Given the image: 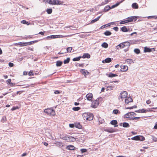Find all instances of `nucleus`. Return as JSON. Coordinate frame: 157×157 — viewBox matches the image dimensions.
I'll return each instance as SVG.
<instances>
[{
    "mask_svg": "<svg viewBox=\"0 0 157 157\" xmlns=\"http://www.w3.org/2000/svg\"><path fill=\"white\" fill-rule=\"evenodd\" d=\"M117 49L119 50L120 49L123 48H124L123 43H122L117 45Z\"/></svg>",
    "mask_w": 157,
    "mask_h": 157,
    "instance_id": "nucleus-14",
    "label": "nucleus"
},
{
    "mask_svg": "<svg viewBox=\"0 0 157 157\" xmlns=\"http://www.w3.org/2000/svg\"><path fill=\"white\" fill-rule=\"evenodd\" d=\"M107 75L108 76V77L110 78H112L113 77H117L118 76V75L117 74H113L111 73H110L109 74Z\"/></svg>",
    "mask_w": 157,
    "mask_h": 157,
    "instance_id": "nucleus-21",
    "label": "nucleus"
},
{
    "mask_svg": "<svg viewBox=\"0 0 157 157\" xmlns=\"http://www.w3.org/2000/svg\"><path fill=\"white\" fill-rule=\"evenodd\" d=\"M6 120H7L6 117H3L1 121L2 122H3L4 121H6Z\"/></svg>",
    "mask_w": 157,
    "mask_h": 157,
    "instance_id": "nucleus-48",
    "label": "nucleus"
},
{
    "mask_svg": "<svg viewBox=\"0 0 157 157\" xmlns=\"http://www.w3.org/2000/svg\"><path fill=\"white\" fill-rule=\"evenodd\" d=\"M38 41H39L38 40H36L33 41H32L27 42V45H31V44H33L34 43H36V42H38Z\"/></svg>",
    "mask_w": 157,
    "mask_h": 157,
    "instance_id": "nucleus-25",
    "label": "nucleus"
},
{
    "mask_svg": "<svg viewBox=\"0 0 157 157\" xmlns=\"http://www.w3.org/2000/svg\"><path fill=\"white\" fill-rule=\"evenodd\" d=\"M123 44L124 45V47H127L128 48L130 46V43L128 41H126L125 42H124Z\"/></svg>",
    "mask_w": 157,
    "mask_h": 157,
    "instance_id": "nucleus-22",
    "label": "nucleus"
},
{
    "mask_svg": "<svg viewBox=\"0 0 157 157\" xmlns=\"http://www.w3.org/2000/svg\"><path fill=\"white\" fill-rule=\"evenodd\" d=\"M108 44L105 42H104L102 44L101 46L105 48H106L108 47Z\"/></svg>",
    "mask_w": 157,
    "mask_h": 157,
    "instance_id": "nucleus-35",
    "label": "nucleus"
},
{
    "mask_svg": "<svg viewBox=\"0 0 157 157\" xmlns=\"http://www.w3.org/2000/svg\"><path fill=\"white\" fill-rule=\"evenodd\" d=\"M63 63L62 62L58 61L56 62V65L57 67L60 66Z\"/></svg>",
    "mask_w": 157,
    "mask_h": 157,
    "instance_id": "nucleus-30",
    "label": "nucleus"
},
{
    "mask_svg": "<svg viewBox=\"0 0 157 157\" xmlns=\"http://www.w3.org/2000/svg\"><path fill=\"white\" fill-rule=\"evenodd\" d=\"M125 62L128 63H131L133 62V60L131 59H128L125 60Z\"/></svg>",
    "mask_w": 157,
    "mask_h": 157,
    "instance_id": "nucleus-38",
    "label": "nucleus"
},
{
    "mask_svg": "<svg viewBox=\"0 0 157 157\" xmlns=\"http://www.w3.org/2000/svg\"><path fill=\"white\" fill-rule=\"evenodd\" d=\"M46 2H48L49 4L54 5L53 0H45Z\"/></svg>",
    "mask_w": 157,
    "mask_h": 157,
    "instance_id": "nucleus-36",
    "label": "nucleus"
},
{
    "mask_svg": "<svg viewBox=\"0 0 157 157\" xmlns=\"http://www.w3.org/2000/svg\"><path fill=\"white\" fill-rule=\"evenodd\" d=\"M76 126V127L78 128H81L82 127V126L79 124H77Z\"/></svg>",
    "mask_w": 157,
    "mask_h": 157,
    "instance_id": "nucleus-52",
    "label": "nucleus"
},
{
    "mask_svg": "<svg viewBox=\"0 0 157 157\" xmlns=\"http://www.w3.org/2000/svg\"><path fill=\"white\" fill-rule=\"evenodd\" d=\"M60 2L59 0H53L54 5H59L62 4L60 3Z\"/></svg>",
    "mask_w": 157,
    "mask_h": 157,
    "instance_id": "nucleus-23",
    "label": "nucleus"
},
{
    "mask_svg": "<svg viewBox=\"0 0 157 157\" xmlns=\"http://www.w3.org/2000/svg\"><path fill=\"white\" fill-rule=\"evenodd\" d=\"M90 55L88 54V53H85L82 56V57L83 58H90Z\"/></svg>",
    "mask_w": 157,
    "mask_h": 157,
    "instance_id": "nucleus-19",
    "label": "nucleus"
},
{
    "mask_svg": "<svg viewBox=\"0 0 157 157\" xmlns=\"http://www.w3.org/2000/svg\"><path fill=\"white\" fill-rule=\"evenodd\" d=\"M110 9H111L109 5L105 6L104 9V10L105 12L108 11Z\"/></svg>",
    "mask_w": 157,
    "mask_h": 157,
    "instance_id": "nucleus-27",
    "label": "nucleus"
},
{
    "mask_svg": "<svg viewBox=\"0 0 157 157\" xmlns=\"http://www.w3.org/2000/svg\"><path fill=\"white\" fill-rule=\"evenodd\" d=\"M127 92L125 91H124L122 92L120 94V97L121 99L125 98L127 97Z\"/></svg>",
    "mask_w": 157,
    "mask_h": 157,
    "instance_id": "nucleus-7",
    "label": "nucleus"
},
{
    "mask_svg": "<svg viewBox=\"0 0 157 157\" xmlns=\"http://www.w3.org/2000/svg\"><path fill=\"white\" fill-rule=\"evenodd\" d=\"M18 109V107H13V108H12L11 109V110L12 111H13V110H14L17 109Z\"/></svg>",
    "mask_w": 157,
    "mask_h": 157,
    "instance_id": "nucleus-56",
    "label": "nucleus"
},
{
    "mask_svg": "<svg viewBox=\"0 0 157 157\" xmlns=\"http://www.w3.org/2000/svg\"><path fill=\"white\" fill-rule=\"evenodd\" d=\"M82 116L84 120L87 121L92 120L94 118V116L92 113H85L83 114Z\"/></svg>",
    "mask_w": 157,
    "mask_h": 157,
    "instance_id": "nucleus-1",
    "label": "nucleus"
},
{
    "mask_svg": "<svg viewBox=\"0 0 157 157\" xmlns=\"http://www.w3.org/2000/svg\"><path fill=\"white\" fill-rule=\"evenodd\" d=\"M121 71L122 72H126L128 70V67L125 65H121L120 66Z\"/></svg>",
    "mask_w": 157,
    "mask_h": 157,
    "instance_id": "nucleus-6",
    "label": "nucleus"
},
{
    "mask_svg": "<svg viewBox=\"0 0 157 157\" xmlns=\"http://www.w3.org/2000/svg\"><path fill=\"white\" fill-rule=\"evenodd\" d=\"M151 111H152V110H146L144 109H140V111H139L140 112V113H145L147 112H151Z\"/></svg>",
    "mask_w": 157,
    "mask_h": 157,
    "instance_id": "nucleus-18",
    "label": "nucleus"
},
{
    "mask_svg": "<svg viewBox=\"0 0 157 157\" xmlns=\"http://www.w3.org/2000/svg\"><path fill=\"white\" fill-rule=\"evenodd\" d=\"M28 75L30 76H33L34 74L33 71H30L28 73Z\"/></svg>",
    "mask_w": 157,
    "mask_h": 157,
    "instance_id": "nucleus-46",
    "label": "nucleus"
},
{
    "mask_svg": "<svg viewBox=\"0 0 157 157\" xmlns=\"http://www.w3.org/2000/svg\"><path fill=\"white\" fill-rule=\"evenodd\" d=\"M9 65L10 67H12L13 66V63H9Z\"/></svg>",
    "mask_w": 157,
    "mask_h": 157,
    "instance_id": "nucleus-57",
    "label": "nucleus"
},
{
    "mask_svg": "<svg viewBox=\"0 0 157 157\" xmlns=\"http://www.w3.org/2000/svg\"><path fill=\"white\" fill-rule=\"evenodd\" d=\"M133 101L132 99L129 97H127L125 99V102L126 104H128L129 103Z\"/></svg>",
    "mask_w": 157,
    "mask_h": 157,
    "instance_id": "nucleus-9",
    "label": "nucleus"
},
{
    "mask_svg": "<svg viewBox=\"0 0 157 157\" xmlns=\"http://www.w3.org/2000/svg\"><path fill=\"white\" fill-rule=\"evenodd\" d=\"M136 115V113L133 112H130L125 114L124 116L126 118H130V119L132 120V117Z\"/></svg>",
    "mask_w": 157,
    "mask_h": 157,
    "instance_id": "nucleus-3",
    "label": "nucleus"
},
{
    "mask_svg": "<svg viewBox=\"0 0 157 157\" xmlns=\"http://www.w3.org/2000/svg\"><path fill=\"white\" fill-rule=\"evenodd\" d=\"M70 60V59L69 58H67V59L64 60L63 61V63L64 64H67L69 62Z\"/></svg>",
    "mask_w": 157,
    "mask_h": 157,
    "instance_id": "nucleus-40",
    "label": "nucleus"
},
{
    "mask_svg": "<svg viewBox=\"0 0 157 157\" xmlns=\"http://www.w3.org/2000/svg\"><path fill=\"white\" fill-rule=\"evenodd\" d=\"M135 18L134 16L130 17L128 18L127 19H126V20H127V23L131 22L133 21V19H135Z\"/></svg>",
    "mask_w": 157,
    "mask_h": 157,
    "instance_id": "nucleus-16",
    "label": "nucleus"
},
{
    "mask_svg": "<svg viewBox=\"0 0 157 157\" xmlns=\"http://www.w3.org/2000/svg\"><path fill=\"white\" fill-rule=\"evenodd\" d=\"M76 140L75 138L72 136H69L67 138V141L69 142H72L75 141Z\"/></svg>",
    "mask_w": 157,
    "mask_h": 157,
    "instance_id": "nucleus-12",
    "label": "nucleus"
},
{
    "mask_svg": "<svg viewBox=\"0 0 157 157\" xmlns=\"http://www.w3.org/2000/svg\"><path fill=\"white\" fill-rule=\"evenodd\" d=\"M99 104V100H96L93 101L91 104V106L93 108H96Z\"/></svg>",
    "mask_w": 157,
    "mask_h": 157,
    "instance_id": "nucleus-5",
    "label": "nucleus"
},
{
    "mask_svg": "<svg viewBox=\"0 0 157 157\" xmlns=\"http://www.w3.org/2000/svg\"><path fill=\"white\" fill-rule=\"evenodd\" d=\"M86 98L88 100L91 101L93 98L92 94L91 93H89L86 94Z\"/></svg>",
    "mask_w": 157,
    "mask_h": 157,
    "instance_id": "nucleus-8",
    "label": "nucleus"
},
{
    "mask_svg": "<svg viewBox=\"0 0 157 157\" xmlns=\"http://www.w3.org/2000/svg\"><path fill=\"white\" fill-rule=\"evenodd\" d=\"M27 155V153H23V154L21 155V156H22V157L25 156H26Z\"/></svg>",
    "mask_w": 157,
    "mask_h": 157,
    "instance_id": "nucleus-61",
    "label": "nucleus"
},
{
    "mask_svg": "<svg viewBox=\"0 0 157 157\" xmlns=\"http://www.w3.org/2000/svg\"><path fill=\"white\" fill-rule=\"evenodd\" d=\"M81 109L79 107H74L72 108V109L75 111H78Z\"/></svg>",
    "mask_w": 157,
    "mask_h": 157,
    "instance_id": "nucleus-39",
    "label": "nucleus"
},
{
    "mask_svg": "<svg viewBox=\"0 0 157 157\" xmlns=\"http://www.w3.org/2000/svg\"><path fill=\"white\" fill-rule=\"evenodd\" d=\"M75 148V147L72 145H68L66 147V149L69 150H74Z\"/></svg>",
    "mask_w": 157,
    "mask_h": 157,
    "instance_id": "nucleus-17",
    "label": "nucleus"
},
{
    "mask_svg": "<svg viewBox=\"0 0 157 157\" xmlns=\"http://www.w3.org/2000/svg\"><path fill=\"white\" fill-rule=\"evenodd\" d=\"M28 74V72L27 71H24L23 72V75H27Z\"/></svg>",
    "mask_w": 157,
    "mask_h": 157,
    "instance_id": "nucleus-64",
    "label": "nucleus"
},
{
    "mask_svg": "<svg viewBox=\"0 0 157 157\" xmlns=\"http://www.w3.org/2000/svg\"><path fill=\"white\" fill-rule=\"evenodd\" d=\"M11 80L10 79H9L6 81V82L8 83H9L10 84H13V83H11Z\"/></svg>",
    "mask_w": 157,
    "mask_h": 157,
    "instance_id": "nucleus-51",
    "label": "nucleus"
},
{
    "mask_svg": "<svg viewBox=\"0 0 157 157\" xmlns=\"http://www.w3.org/2000/svg\"><path fill=\"white\" fill-rule=\"evenodd\" d=\"M112 60L110 58H108L106 59L104 61H103L102 62L103 63H109Z\"/></svg>",
    "mask_w": 157,
    "mask_h": 157,
    "instance_id": "nucleus-24",
    "label": "nucleus"
},
{
    "mask_svg": "<svg viewBox=\"0 0 157 157\" xmlns=\"http://www.w3.org/2000/svg\"><path fill=\"white\" fill-rule=\"evenodd\" d=\"M71 36L69 35H67L65 36H63L62 35H55V38H63L65 37H69Z\"/></svg>",
    "mask_w": 157,
    "mask_h": 157,
    "instance_id": "nucleus-15",
    "label": "nucleus"
},
{
    "mask_svg": "<svg viewBox=\"0 0 157 157\" xmlns=\"http://www.w3.org/2000/svg\"><path fill=\"white\" fill-rule=\"evenodd\" d=\"M26 21L25 20H23L21 21V22L23 24H26Z\"/></svg>",
    "mask_w": 157,
    "mask_h": 157,
    "instance_id": "nucleus-60",
    "label": "nucleus"
},
{
    "mask_svg": "<svg viewBox=\"0 0 157 157\" xmlns=\"http://www.w3.org/2000/svg\"><path fill=\"white\" fill-rule=\"evenodd\" d=\"M72 49V48L71 47H68L67 49V52H65V53L67 52H71Z\"/></svg>",
    "mask_w": 157,
    "mask_h": 157,
    "instance_id": "nucleus-41",
    "label": "nucleus"
},
{
    "mask_svg": "<svg viewBox=\"0 0 157 157\" xmlns=\"http://www.w3.org/2000/svg\"><path fill=\"white\" fill-rule=\"evenodd\" d=\"M107 131L109 132L112 133L114 132V131L113 130H108Z\"/></svg>",
    "mask_w": 157,
    "mask_h": 157,
    "instance_id": "nucleus-63",
    "label": "nucleus"
},
{
    "mask_svg": "<svg viewBox=\"0 0 157 157\" xmlns=\"http://www.w3.org/2000/svg\"><path fill=\"white\" fill-rule=\"evenodd\" d=\"M140 118V117H135L132 118V120H136L139 119Z\"/></svg>",
    "mask_w": 157,
    "mask_h": 157,
    "instance_id": "nucleus-53",
    "label": "nucleus"
},
{
    "mask_svg": "<svg viewBox=\"0 0 157 157\" xmlns=\"http://www.w3.org/2000/svg\"><path fill=\"white\" fill-rule=\"evenodd\" d=\"M100 16L98 17L95 18V19L92 20L91 21V23H94L95 22L98 21L99 19V18H100Z\"/></svg>",
    "mask_w": 157,
    "mask_h": 157,
    "instance_id": "nucleus-37",
    "label": "nucleus"
},
{
    "mask_svg": "<svg viewBox=\"0 0 157 157\" xmlns=\"http://www.w3.org/2000/svg\"><path fill=\"white\" fill-rule=\"evenodd\" d=\"M80 151L82 153L86 152L87 151V150L86 149H81Z\"/></svg>",
    "mask_w": 157,
    "mask_h": 157,
    "instance_id": "nucleus-50",
    "label": "nucleus"
},
{
    "mask_svg": "<svg viewBox=\"0 0 157 157\" xmlns=\"http://www.w3.org/2000/svg\"><path fill=\"white\" fill-rule=\"evenodd\" d=\"M132 140H135L144 141L145 140V138L141 136H137L132 138Z\"/></svg>",
    "mask_w": 157,
    "mask_h": 157,
    "instance_id": "nucleus-4",
    "label": "nucleus"
},
{
    "mask_svg": "<svg viewBox=\"0 0 157 157\" xmlns=\"http://www.w3.org/2000/svg\"><path fill=\"white\" fill-rule=\"evenodd\" d=\"M146 102L147 104H149L151 103V101L150 100H148L146 101Z\"/></svg>",
    "mask_w": 157,
    "mask_h": 157,
    "instance_id": "nucleus-54",
    "label": "nucleus"
},
{
    "mask_svg": "<svg viewBox=\"0 0 157 157\" xmlns=\"http://www.w3.org/2000/svg\"><path fill=\"white\" fill-rule=\"evenodd\" d=\"M107 27V26H106V25H102V26H101L100 27V29H103L105 27Z\"/></svg>",
    "mask_w": 157,
    "mask_h": 157,
    "instance_id": "nucleus-59",
    "label": "nucleus"
},
{
    "mask_svg": "<svg viewBox=\"0 0 157 157\" xmlns=\"http://www.w3.org/2000/svg\"><path fill=\"white\" fill-rule=\"evenodd\" d=\"M80 72L82 74L85 75H88L89 73V72L87 70L82 69L81 70Z\"/></svg>",
    "mask_w": 157,
    "mask_h": 157,
    "instance_id": "nucleus-13",
    "label": "nucleus"
},
{
    "mask_svg": "<svg viewBox=\"0 0 157 157\" xmlns=\"http://www.w3.org/2000/svg\"><path fill=\"white\" fill-rule=\"evenodd\" d=\"M120 4L119 3H117L115 5H113L111 7H110L111 9L117 6H118Z\"/></svg>",
    "mask_w": 157,
    "mask_h": 157,
    "instance_id": "nucleus-44",
    "label": "nucleus"
},
{
    "mask_svg": "<svg viewBox=\"0 0 157 157\" xmlns=\"http://www.w3.org/2000/svg\"><path fill=\"white\" fill-rule=\"evenodd\" d=\"M113 113L115 114H120V112L118 109H116L113 110Z\"/></svg>",
    "mask_w": 157,
    "mask_h": 157,
    "instance_id": "nucleus-28",
    "label": "nucleus"
},
{
    "mask_svg": "<svg viewBox=\"0 0 157 157\" xmlns=\"http://www.w3.org/2000/svg\"><path fill=\"white\" fill-rule=\"evenodd\" d=\"M69 126L71 128H73L74 126V125L73 124H69Z\"/></svg>",
    "mask_w": 157,
    "mask_h": 157,
    "instance_id": "nucleus-62",
    "label": "nucleus"
},
{
    "mask_svg": "<svg viewBox=\"0 0 157 157\" xmlns=\"http://www.w3.org/2000/svg\"><path fill=\"white\" fill-rule=\"evenodd\" d=\"M81 58H82L81 56H79L78 57L74 58L72 60L74 61H79L80 60V59Z\"/></svg>",
    "mask_w": 157,
    "mask_h": 157,
    "instance_id": "nucleus-34",
    "label": "nucleus"
},
{
    "mask_svg": "<svg viewBox=\"0 0 157 157\" xmlns=\"http://www.w3.org/2000/svg\"><path fill=\"white\" fill-rule=\"evenodd\" d=\"M122 126L124 127H129L130 126L129 124L126 122H124L123 123Z\"/></svg>",
    "mask_w": 157,
    "mask_h": 157,
    "instance_id": "nucleus-31",
    "label": "nucleus"
},
{
    "mask_svg": "<svg viewBox=\"0 0 157 157\" xmlns=\"http://www.w3.org/2000/svg\"><path fill=\"white\" fill-rule=\"evenodd\" d=\"M134 52L137 54H139L140 52V50L139 49L137 48L135 49L134 50Z\"/></svg>",
    "mask_w": 157,
    "mask_h": 157,
    "instance_id": "nucleus-43",
    "label": "nucleus"
},
{
    "mask_svg": "<svg viewBox=\"0 0 157 157\" xmlns=\"http://www.w3.org/2000/svg\"><path fill=\"white\" fill-rule=\"evenodd\" d=\"M15 45H18L20 47L25 46L27 45V43L24 42H22L17 43L15 44Z\"/></svg>",
    "mask_w": 157,
    "mask_h": 157,
    "instance_id": "nucleus-10",
    "label": "nucleus"
},
{
    "mask_svg": "<svg viewBox=\"0 0 157 157\" xmlns=\"http://www.w3.org/2000/svg\"><path fill=\"white\" fill-rule=\"evenodd\" d=\"M132 8L135 9H137L138 8V5L136 3H134L132 4Z\"/></svg>",
    "mask_w": 157,
    "mask_h": 157,
    "instance_id": "nucleus-20",
    "label": "nucleus"
},
{
    "mask_svg": "<svg viewBox=\"0 0 157 157\" xmlns=\"http://www.w3.org/2000/svg\"><path fill=\"white\" fill-rule=\"evenodd\" d=\"M55 38V35H52L48 36L46 37V39H52Z\"/></svg>",
    "mask_w": 157,
    "mask_h": 157,
    "instance_id": "nucleus-33",
    "label": "nucleus"
},
{
    "mask_svg": "<svg viewBox=\"0 0 157 157\" xmlns=\"http://www.w3.org/2000/svg\"><path fill=\"white\" fill-rule=\"evenodd\" d=\"M121 30L123 32H127L128 31V30L127 27L126 26H123L121 28Z\"/></svg>",
    "mask_w": 157,
    "mask_h": 157,
    "instance_id": "nucleus-26",
    "label": "nucleus"
},
{
    "mask_svg": "<svg viewBox=\"0 0 157 157\" xmlns=\"http://www.w3.org/2000/svg\"><path fill=\"white\" fill-rule=\"evenodd\" d=\"M110 124L113 125H116L117 124V122L116 120H112L111 121Z\"/></svg>",
    "mask_w": 157,
    "mask_h": 157,
    "instance_id": "nucleus-29",
    "label": "nucleus"
},
{
    "mask_svg": "<svg viewBox=\"0 0 157 157\" xmlns=\"http://www.w3.org/2000/svg\"><path fill=\"white\" fill-rule=\"evenodd\" d=\"M52 9H48L46 10V12L47 13L49 14L51 13L52 12Z\"/></svg>",
    "mask_w": 157,
    "mask_h": 157,
    "instance_id": "nucleus-42",
    "label": "nucleus"
},
{
    "mask_svg": "<svg viewBox=\"0 0 157 157\" xmlns=\"http://www.w3.org/2000/svg\"><path fill=\"white\" fill-rule=\"evenodd\" d=\"M155 50L154 48H150L147 47H145L144 48V52H150L151 51H154Z\"/></svg>",
    "mask_w": 157,
    "mask_h": 157,
    "instance_id": "nucleus-11",
    "label": "nucleus"
},
{
    "mask_svg": "<svg viewBox=\"0 0 157 157\" xmlns=\"http://www.w3.org/2000/svg\"><path fill=\"white\" fill-rule=\"evenodd\" d=\"M104 34L106 36H110L112 34V33L108 31H106L104 33Z\"/></svg>",
    "mask_w": 157,
    "mask_h": 157,
    "instance_id": "nucleus-32",
    "label": "nucleus"
},
{
    "mask_svg": "<svg viewBox=\"0 0 157 157\" xmlns=\"http://www.w3.org/2000/svg\"><path fill=\"white\" fill-rule=\"evenodd\" d=\"M67 138H68V137H63L62 139H63L64 140H67Z\"/></svg>",
    "mask_w": 157,
    "mask_h": 157,
    "instance_id": "nucleus-58",
    "label": "nucleus"
},
{
    "mask_svg": "<svg viewBox=\"0 0 157 157\" xmlns=\"http://www.w3.org/2000/svg\"><path fill=\"white\" fill-rule=\"evenodd\" d=\"M109 2V0H105V2H102L101 3V5H104L107 3H108Z\"/></svg>",
    "mask_w": 157,
    "mask_h": 157,
    "instance_id": "nucleus-45",
    "label": "nucleus"
},
{
    "mask_svg": "<svg viewBox=\"0 0 157 157\" xmlns=\"http://www.w3.org/2000/svg\"><path fill=\"white\" fill-rule=\"evenodd\" d=\"M136 106H134L132 107H128L127 108H126V109H132L133 108H136Z\"/></svg>",
    "mask_w": 157,
    "mask_h": 157,
    "instance_id": "nucleus-49",
    "label": "nucleus"
},
{
    "mask_svg": "<svg viewBox=\"0 0 157 157\" xmlns=\"http://www.w3.org/2000/svg\"><path fill=\"white\" fill-rule=\"evenodd\" d=\"M113 29L115 31H117L118 30V28L117 27H116L113 28Z\"/></svg>",
    "mask_w": 157,
    "mask_h": 157,
    "instance_id": "nucleus-55",
    "label": "nucleus"
},
{
    "mask_svg": "<svg viewBox=\"0 0 157 157\" xmlns=\"http://www.w3.org/2000/svg\"><path fill=\"white\" fill-rule=\"evenodd\" d=\"M44 112L48 114L53 116H54L56 114L55 111L53 109L49 108L45 109Z\"/></svg>",
    "mask_w": 157,
    "mask_h": 157,
    "instance_id": "nucleus-2",
    "label": "nucleus"
},
{
    "mask_svg": "<svg viewBox=\"0 0 157 157\" xmlns=\"http://www.w3.org/2000/svg\"><path fill=\"white\" fill-rule=\"evenodd\" d=\"M126 23H127V20H125L124 21H121L120 23V24H124Z\"/></svg>",
    "mask_w": 157,
    "mask_h": 157,
    "instance_id": "nucleus-47",
    "label": "nucleus"
}]
</instances>
